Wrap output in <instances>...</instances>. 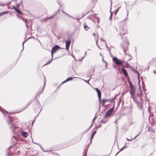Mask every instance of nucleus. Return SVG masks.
<instances>
[{"label": "nucleus", "mask_w": 156, "mask_h": 156, "mask_svg": "<svg viewBox=\"0 0 156 156\" xmlns=\"http://www.w3.org/2000/svg\"><path fill=\"white\" fill-rule=\"evenodd\" d=\"M3 110H4L3 109H2V108L0 106V111H1V112H2V113H3V114L5 115V114L3 112Z\"/></svg>", "instance_id": "29"}, {"label": "nucleus", "mask_w": 156, "mask_h": 156, "mask_svg": "<svg viewBox=\"0 0 156 156\" xmlns=\"http://www.w3.org/2000/svg\"><path fill=\"white\" fill-rule=\"evenodd\" d=\"M90 128H89L88 129H87L84 132V133H85L87 132L89 130V129H90Z\"/></svg>", "instance_id": "44"}, {"label": "nucleus", "mask_w": 156, "mask_h": 156, "mask_svg": "<svg viewBox=\"0 0 156 156\" xmlns=\"http://www.w3.org/2000/svg\"><path fill=\"white\" fill-rule=\"evenodd\" d=\"M106 47L109 49V52H110V50H109V47H108V46L107 45V44H106Z\"/></svg>", "instance_id": "47"}, {"label": "nucleus", "mask_w": 156, "mask_h": 156, "mask_svg": "<svg viewBox=\"0 0 156 156\" xmlns=\"http://www.w3.org/2000/svg\"><path fill=\"white\" fill-rule=\"evenodd\" d=\"M30 102H29L28 104H27L25 106V107L23 109V110H24L26 108H27L28 106L30 105Z\"/></svg>", "instance_id": "19"}, {"label": "nucleus", "mask_w": 156, "mask_h": 156, "mask_svg": "<svg viewBox=\"0 0 156 156\" xmlns=\"http://www.w3.org/2000/svg\"><path fill=\"white\" fill-rule=\"evenodd\" d=\"M44 79H45V80H44V87H43V88H44V86H45V84H46V81H45V76H44Z\"/></svg>", "instance_id": "43"}, {"label": "nucleus", "mask_w": 156, "mask_h": 156, "mask_svg": "<svg viewBox=\"0 0 156 156\" xmlns=\"http://www.w3.org/2000/svg\"><path fill=\"white\" fill-rule=\"evenodd\" d=\"M125 62V65L124 66V67L126 68H129L130 66V65L127 62Z\"/></svg>", "instance_id": "17"}, {"label": "nucleus", "mask_w": 156, "mask_h": 156, "mask_svg": "<svg viewBox=\"0 0 156 156\" xmlns=\"http://www.w3.org/2000/svg\"><path fill=\"white\" fill-rule=\"evenodd\" d=\"M121 69L124 75L126 77L128 76V74L126 70L123 67Z\"/></svg>", "instance_id": "9"}, {"label": "nucleus", "mask_w": 156, "mask_h": 156, "mask_svg": "<svg viewBox=\"0 0 156 156\" xmlns=\"http://www.w3.org/2000/svg\"><path fill=\"white\" fill-rule=\"evenodd\" d=\"M73 79V78L72 77H69L68 78L66 79L64 81L62 82L61 83V85L62 84H63L64 83H65L68 81L72 80Z\"/></svg>", "instance_id": "13"}, {"label": "nucleus", "mask_w": 156, "mask_h": 156, "mask_svg": "<svg viewBox=\"0 0 156 156\" xmlns=\"http://www.w3.org/2000/svg\"><path fill=\"white\" fill-rule=\"evenodd\" d=\"M62 12H63L64 13V14H67V13H66V12H65L64 11L62 10Z\"/></svg>", "instance_id": "53"}, {"label": "nucleus", "mask_w": 156, "mask_h": 156, "mask_svg": "<svg viewBox=\"0 0 156 156\" xmlns=\"http://www.w3.org/2000/svg\"><path fill=\"white\" fill-rule=\"evenodd\" d=\"M90 78H91V77L90 78V79H89V80H88V81H87V82L86 80H84V81H85L87 83H89V82H88V81H89V80H90Z\"/></svg>", "instance_id": "52"}, {"label": "nucleus", "mask_w": 156, "mask_h": 156, "mask_svg": "<svg viewBox=\"0 0 156 156\" xmlns=\"http://www.w3.org/2000/svg\"><path fill=\"white\" fill-rule=\"evenodd\" d=\"M112 13H111V15H110V20H111L112 19Z\"/></svg>", "instance_id": "42"}, {"label": "nucleus", "mask_w": 156, "mask_h": 156, "mask_svg": "<svg viewBox=\"0 0 156 156\" xmlns=\"http://www.w3.org/2000/svg\"><path fill=\"white\" fill-rule=\"evenodd\" d=\"M101 41H105V40H104V39H101Z\"/></svg>", "instance_id": "59"}, {"label": "nucleus", "mask_w": 156, "mask_h": 156, "mask_svg": "<svg viewBox=\"0 0 156 156\" xmlns=\"http://www.w3.org/2000/svg\"><path fill=\"white\" fill-rule=\"evenodd\" d=\"M95 89H96V90L98 93L99 101H100L101 100V92L100 90L98 88H96Z\"/></svg>", "instance_id": "6"}, {"label": "nucleus", "mask_w": 156, "mask_h": 156, "mask_svg": "<svg viewBox=\"0 0 156 156\" xmlns=\"http://www.w3.org/2000/svg\"><path fill=\"white\" fill-rule=\"evenodd\" d=\"M140 133V132L138 134H137V135H136V136L133 138V139H135V138H136V137H137L139 135Z\"/></svg>", "instance_id": "33"}, {"label": "nucleus", "mask_w": 156, "mask_h": 156, "mask_svg": "<svg viewBox=\"0 0 156 156\" xmlns=\"http://www.w3.org/2000/svg\"><path fill=\"white\" fill-rule=\"evenodd\" d=\"M25 25H26V27L27 28H28V26L27 24H26Z\"/></svg>", "instance_id": "58"}, {"label": "nucleus", "mask_w": 156, "mask_h": 156, "mask_svg": "<svg viewBox=\"0 0 156 156\" xmlns=\"http://www.w3.org/2000/svg\"><path fill=\"white\" fill-rule=\"evenodd\" d=\"M20 18L22 20L26 23L27 22V19H24L22 17H20Z\"/></svg>", "instance_id": "26"}, {"label": "nucleus", "mask_w": 156, "mask_h": 156, "mask_svg": "<svg viewBox=\"0 0 156 156\" xmlns=\"http://www.w3.org/2000/svg\"><path fill=\"white\" fill-rule=\"evenodd\" d=\"M14 9L16 12V11L18 10V9H17L16 8H15Z\"/></svg>", "instance_id": "50"}, {"label": "nucleus", "mask_w": 156, "mask_h": 156, "mask_svg": "<svg viewBox=\"0 0 156 156\" xmlns=\"http://www.w3.org/2000/svg\"><path fill=\"white\" fill-rule=\"evenodd\" d=\"M8 118L9 119L7 122L8 123L9 125V127L12 132H14L16 128L17 127L15 126V124L12 123L13 121V119L12 117L9 116Z\"/></svg>", "instance_id": "2"}, {"label": "nucleus", "mask_w": 156, "mask_h": 156, "mask_svg": "<svg viewBox=\"0 0 156 156\" xmlns=\"http://www.w3.org/2000/svg\"><path fill=\"white\" fill-rule=\"evenodd\" d=\"M112 60L116 65L119 66H124L123 64L125 62L124 61L120 60L116 57H113Z\"/></svg>", "instance_id": "3"}, {"label": "nucleus", "mask_w": 156, "mask_h": 156, "mask_svg": "<svg viewBox=\"0 0 156 156\" xmlns=\"http://www.w3.org/2000/svg\"><path fill=\"white\" fill-rule=\"evenodd\" d=\"M84 28L85 30H87L89 28H90V27H88L86 25L84 24Z\"/></svg>", "instance_id": "20"}, {"label": "nucleus", "mask_w": 156, "mask_h": 156, "mask_svg": "<svg viewBox=\"0 0 156 156\" xmlns=\"http://www.w3.org/2000/svg\"><path fill=\"white\" fill-rule=\"evenodd\" d=\"M94 122H93V121L92 122V124H91V125L89 127V128H90L91 127L93 126V125L94 124Z\"/></svg>", "instance_id": "40"}, {"label": "nucleus", "mask_w": 156, "mask_h": 156, "mask_svg": "<svg viewBox=\"0 0 156 156\" xmlns=\"http://www.w3.org/2000/svg\"><path fill=\"white\" fill-rule=\"evenodd\" d=\"M128 81L129 83L130 89L129 93L131 95V98L135 99L134 95L135 93L136 88L132 84V82L130 80L129 78L128 79Z\"/></svg>", "instance_id": "1"}, {"label": "nucleus", "mask_w": 156, "mask_h": 156, "mask_svg": "<svg viewBox=\"0 0 156 156\" xmlns=\"http://www.w3.org/2000/svg\"><path fill=\"white\" fill-rule=\"evenodd\" d=\"M127 17L124 20V22H125L126 21V20L128 19V18L127 17V16H128L129 14V12H128V11L127 9Z\"/></svg>", "instance_id": "27"}, {"label": "nucleus", "mask_w": 156, "mask_h": 156, "mask_svg": "<svg viewBox=\"0 0 156 156\" xmlns=\"http://www.w3.org/2000/svg\"><path fill=\"white\" fill-rule=\"evenodd\" d=\"M16 12L19 14L20 15H22L23 13L21 12L20 10L18 9V10L16 11Z\"/></svg>", "instance_id": "24"}, {"label": "nucleus", "mask_w": 156, "mask_h": 156, "mask_svg": "<svg viewBox=\"0 0 156 156\" xmlns=\"http://www.w3.org/2000/svg\"><path fill=\"white\" fill-rule=\"evenodd\" d=\"M12 154L10 153V152H8L7 154V156H11Z\"/></svg>", "instance_id": "32"}, {"label": "nucleus", "mask_w": 156, "mask_h": 156, "mask_svg": "<svg viewBox=\"0 0 156 156\" xmlns=\"http://www.w3.org/2000/svg\"><path fill=\"white\" fill-rule=\"evenodd\" d=\"M60 48V47L58 45H55L53 47L51 51V54L52 58H53V54L55 52Z\"/></svg>", "instance_id": "5"}, {"label": "nucleus", "mask_w": 156, "mask_h": 156, "mask_svg": "<svg viewBox=\"0 0 156 156\" xmlns=\"http://www.w3.org/2000/svg\"><path fill=\"white\" fill-rule=\"evenodd\" d=\"M135 73H136L137 74L138 76H139V73H138V72H137V71H135Z\"/></svg>", "instance_id": "48"}, {"label": "nucleus", "mask_w": 156, "mask_h": 156, "mask_svg": "<svg viewBox=\"0 0 156 156\" xmlns=\"http://www.w3.org/2000/svg\"><path fill=\"white\" fill-rule=\"evenodd\" d=\"M128 55L130 58L127 60V61H129L130 60H131L133 59V57L132 56L130 55V54H128Z\"/></svg>", "instance_id": "23"}, {"label": "nucleus", "mask_w": 156, "mask_h": 156, "mask_svg": "<svg viewBox=\"0 0 156 156\" xmlns=\"http://www.w3.org/2000/svg\"><path fill=\"white\" fill-rule=\"evenodd\" d=\"M17 16L18 17H20H20H21L20 16L18 15H17Z\"/></svg>", "instance_id": "63"}, {"label": "nucleus", "mask_w": 156, "mask_h": 156, "mask_svg": "<svg viewBox=\"0 0 156 156\" xmlns=\"http://www.w3.org/2000/svg\"><path fill=\"white\" fill-rule=\"evenodd\" d=\"M105 100H106V99H103V100H102V103L103 104H104L105 103V101H105Z\"/></svg>", "instance_id": "36"}, {"label": "nucleus", "mask_w": 156, "mask_h": 156, "mask_svg": "<svg viewBox=\"0 0 156 156\" xmlns=\"http://www.w3.org/2000/svg\"><path fill=\"white\" fill-rule=\"evenodd\" d=\"M126 139L128 141H131L133 139H134L133 138H132L131 139H128L127 138H126Z\"/></svg>", "instance_id": "38"}, {"label": "nucleus", "mask_w": 156, "mask_h": 156, "mask_svg": "<svg viewBox=\"0 0 156 156\" xmlns=\"http://www.w3.org/2000/svg\"><path fill=\"white\" fill-rule=\"evenodd\" d=\"M26 41H24L23 43H22V46H23V49L22 50V51L23 49H24V46H23V44H24V42Z\"/></svg>", "instance_id": "34"}, {"label": "nucleus", "mask_w": 156, "mask_h": 156, "mask_svg": "<svg viewBox=\"0 0 156 156\" xmlns=\"http://www.w3.org/2000/svg\"><path fill=\"white\" fill-rule=\"evenodd\" d=\"M57 3H58V4L59 5H60V7H61V4L60 1H57Z\"/></svg>", "instance_id": "37"}, {"label": "nucleus", "mask_w": 156, "mask_h": 156, "mask_svg": "<svg viewBox=\"0 0 156 156\" xmlns=\"http://www.w3.org/2000/svg\"><path fill=\"white\" fill-rule=\"evenodd\" d=\"M96 44L97 46L98 47L100 48L99 47L98 44V41H96Z\"/></svg>", "instance_id": "46"}, {"label": "nucleus", "mask_w": 156, "mask_h": 156, "mask_svg": "<svg viewBox=\"0 0 156 156\" xmlns=\"http://www.w3.org/2000/svg\"><path fill=\"white\" fill-rule=\"evenodd\" d=\"M114 105L115 103L114 104L112 108H110L108 111L106 113L105 115L104 116V119L105 118H108L110 116L113 112L114 109Z\"/></svg>", "instance_id": "4"}, {"label": "nucleus", "mask_w": 156, "mask_h": 156, "mask_svg": "<svg viewBox=\"0 0 156 156\" xmlns=\"http://www.w3.org/2000/svg\"><path fill=\"white\" fill-rule=\"evenodd\" d=\"M14 9L16 12V11L18 10V9H17L16 8H15Z\"/></svg>", "instance_id": "51"}, {"label": "nucleus", "mask_w": 156, "mask_h": 156, "mask_svg": "<svg viewBox=\"0 0 156 156\" xmlns=\"http://www.w3.org/2000/svg\"><path fill=\"white\" fill-rule=\"evenodd\" d=\"M108 119L107 118H105L104 119V117L103 118V119L101 120V123H105L106 122H107Z\"/></svg>", "instance_id": "15"}, {"label": "nucleus", "mask_w": 156, "mask_h": 156, "mask_svg": "<svg viewBox=\"0 0 156 156\" xmlns=\"http://www.w3.org/2000/svg\"><path fill=\"white\" fill-rule=\"evenodd\" d=\"M60 10V8H59L58 11L55 14L53 15V16H51L50 17H47L44 19V20H46L48 19H50L52 18H54L56 15V14Z\"/></svg>", "instance_id": "10"}, {"label": "nucleus", "mask_w": 156, "mask_h": 156, "mask_svg": "<svg viewBox=\"0 0 156 156\" xmlns=\"http://www.w3.org/2000/svg\"><path fill=\"white\" fill-rule=\"evenodd\" d=\"M21 134L24 138H26L28 136V133L27 132L24 131L22 132H21Z\"/></svg>", "instance_id": "12"}, {"label": "nucleus", "mask_w": 156, "mask_h": 156, "mask_svg": "<svg viewBox=\"0 0 156 156\" xmlns=\"http://www.w3.org/2000/svg\"><path fill=\"white\" fill-rule=\"evenodd\" d=\"M124 29L123 28H121L120 29V35L121 36L122 38V36L123 35L125 34H127L128 32L126 31V32H122V30H123Z\"/></svg>", "instance_id": "11"}, {"label": "nucleus", "mask_w": 156, "mask_h": 156, "mask_svg": "<svg viewBox=\"0 0 156 156\" xmlns=\"http://www.w3.org/2000/svg\"><path fill=\"white\" fill-rule=\"evenodd\" d=\"M90 128H89L88 129H87L84 132V133H85L87 132L89 130V129H90Z\"/></svg>", "instance_id": "45"}, {"label": "nucleus", "mask_w": 156, "mask_h": 156, "mask_svg": "<svg viewBox=\"0 0 156 156\" xmlns=\"http://www.w3.org/2000/svg\"><path fill=\"white\" fill-rule=\"evenodd\" d=\"M97 20V22L98 23L99 22V21L98 20Z\"/></svg>", "instance_id": "64"}, {"label": "nucleus", "mask_w": 156, "mask_h": 156, "mask_svg": "<svg viewBox=\"0 0 156 156\" xmlns=\"http://www.w3.org/2000/svg\"><path fill=\"white\" fill-rule=\"evenodd\" d=\"M70 43L71 41L69 40H68L66 41V49L67 51H68L69 49Z\"/></svg>", "instance_id": "7"}, {"label": "nucleus", "mask_w": 156, "mask_h": 156, "mask_svg": "<svg viewBox=\"0 0 156 156\" xmlns=\"http://www.w3.org/2000/svg\"><path fill=\"white\" fill-rule=\"evenodd\" d=\"M120 151H119L116 154V155H115V156H116L117 154L120 152Z\"/></svg>", "instance_id": "55"}, {"label": "nucleus", "mask_w": 156, "mask_h": 156, "mask_svg": "<svg viewBox=\"0 0 156 156\" xmlns=\"http://www.w3.org/2000/svg\"><path fill=\"white\" fill-rule=\"evenodd\" d=\"M127 147L126 146V145H125L124 147H123L122 148H121V149L120 150V151H121L122 150H123L124 149L126 148Z\"/></svg>", "instance_id": "28"}, {"label": "nucleus", "mask_w": 156, "mask_h": 156, "mask_svg": "<svg viewBox=\"0 0 156 156\" xmlns=\"http://www.w3.org/2000/svg\"><path fill=\"white\" fill-rule=\"evenodd\" d=\"M106 101H110V100H106Z\"/></svg>", "instance_id": "60"}, {"label": "nucleus", "mask_w": 156, "mask_h": 156, "mask_svg": "<svg viewBox=\"0 0 156 156\" xmlns=\"http://www.w3.org/2000/svg\"><path fill=\"white\" fill-rule=\"evenodd\" d=\"M12 146H10V147H9L8 148V150H9L12 147Z\"/></svg>", "instance_id": "57"}, {"label": "nucleus", "mask_w": 156, "mask_h": 156, "mask_svg": "<svg viewBox=\"0 0 156 156\" xmlns=\"http://www.w3.org/2000/svg\"><path fill=\"white\" fill-rule=\"evenodd\" d=\"M119 8H118V9H116V12H118V11L119 10Z\"/></svg>", "instance_id": "56"}, {"label": "nucleus", "mask_w": 156, "mask_h": 156, "mask_svg": "<svg viewBox=\"0 0 156 156\" xmlns=\"http://www.w3.org/2000/svg\"><path fill=\"white\" fill-rule=\"evenodd\" d=\"M96 131H94L93 132V133H92L91 136L90 137V143H91L92 139L93 138L94 136L96 133Z\"/></svg>", "instance_id": "16"}, {"label": "nucleus", "mask_w": 156, "mask_h": 156, "mask_svg": "<svg viewBox=\"0 0 156 156\" xmlns=\"http://www.w3.org/2000/svg\"><path fill=\"white\" fill-rule=\"evenodd\" d=\"M123 50V51H124V54L125 55H128V54H127L126 52V48H124V50Z\"/></svg>", "instance_id": "31"}, {"label": "nucleus", "mask_w": 156, "mask_h": 156, "mask_svg": "<svg viewBox=\"0 0 156 156\" xmlns=\"http://www.w3.org/2000/svg\"><path fill=\"white\" fill-rule=\"evenodd\" d=\"M105 63H106L105 67H106V68H107V65H108V63H107L106 62H105Z\"/></svg>", "instance_id": "49"}, {"label": "nucleus", "mask_w": 156, "mask_h": 156, "mask_svg": "<svg viewBox=\"0 0 156 156\" xmlns=\"http://www.w3.org/2000/svg\"><path fill=\"white\" fill-rule=\"evenodd\" d=\"M102 61L105 62H106V61H105L103 59H102Z\"/></svg>", "instance_id": "62"}, {"label": "nucleus", "mask_w": 156, "mask_h": 156, "mask_svg": "<svg viewBox=\"0 0 156 156\" xmlns=\"http://www.w3.org/2000/svg\"><path fill=\"white\" fill-rule=\"evenodd\" d=\"M52 59H53V58H52L51 59L49 60L48 61V62L47 63H45L44 66L47 65L51 63V62Z\"/></svg>", "instance_id": "21"}, {"label": "nucleus", "mask_w": 156, "mask_h": 156, "mask_svg": "<svg viewBox=\"0 0 156 156\" xmlns=\"http://www.w3.org/2000/svg\"><path fill=\"white\" fill-rule=\"evenodd\" d=\"M129 44V43H128V44H127L126 43H124L121 44V48H122V49L124 50V48H126V50H127L128 49V45Z\"/></svg>", "instance_id": "8"}, {"label": "nucleus", "mask_w": 156, "mask_h": 156, "mask_svg": "<svg viewBox=\"0 0 156 156\" xmlns=\"http://www.w3.org/2000/svg\"><path fill=\"white\" fill-rule=\"evenodd\" d=\"M12 8H13V9H14V8H16V7L14 6H12Z\"/></svg>", "instance_id": "61"}, {"label": "nucleus", "mask_w": 156, "mask_h": 156, "mask_svg": "<svg viewBox=\"0 0 156 156\" xmlns=\"http://www.w3.org/2000/svg\"><path fill=\"white\" fill-rule=\"evenodd\" d=\"M94 122H93V121L92 122V124H91V125L89 127V128H90L91 127L93 126V125L94 124Z\"/></svg>", "instance_id": "39"}, {"label": "nucleus", "mask_w": 156, "mask_h": 156, "mask_svg": "<svg viewBox=\"0 0 156 156\" xmlns=\"http://www.w3.org/2000/svg\"><path fill=\"white\" fill-rule=\"evenodd\" d=\"M135 102L137 104L138 107L140 109H143V106L142 105H140L139 102L137 101H136L135 99H134Z\"/></svg>", "instance_id": "14"}, {"label": "nucleus", "mask_w": 156, "mask_h": 156, "mask_svg": "<svg viewBox=\"0 0 156 156\" xmlns=\"http://www.w3.org/2000/svg\"><path fill=\"white\" fill-rule=\"evenodd\" d=\"M23 0H22V1L20 2V3H19V4H16V7L17 8H18L19 6H20V3H22V1Z\"/></svg>", "instance_id": "30"}, {"label": "nucleus", "mask_w": 156, "mask_h": 156, "mask_svg": "<svg viewBox=\"0 0 156 156\" xmlns=\"http://www.w3.org/2000/svg\"><path fill=\"white\" fill-rule=\"evenodd\" d=\"M94 122H93V121L92 122V124H91V125L89 127V128H90L91 127L93 126V125L94 124Z\"/></svg>", "instance_id": "41"}, {"label": "nucleus", "mask_w": 156, "mask_h": 156, "mask_svg": "<svg viewBox=\"0 0 156 156\" xmlns=\"http://www.w3.org/2000/svg\"><path fill=\"white\" fill-rule=\"evenodd\" d=\"M66 15H67L68 16H69V17H71V18H73V19H75L73 17H72V16H71L69 15L68 14H67H67H66Z\"/></svg>", "instance_id": "35"}, {"label": "nucleus", "mask_w": 156, "mask_h": 156, "mask_svg": "<svg viewBox=\"0 0 156 156\" xmlns=\"http://www.w3.org/2000/svg\"><path fill=\"white\" fill-rule=\"evenodd\" d=\"M102 126V123L101 122L100 123V124L99 126H96V129H98V128H100Z\"/></svg>", "instance_id": "22"}, {"label": "nucleus", "mask_w": 156, "mask_h": 156, "mask_svg": "<svg viewBox=\"0 0 156 156\" xmlns=\"http://www.w3.org/2000/svg\"><path fill=\"white\" fill-rule=\"evenodd\" d=\"M36 104H37V105L38 107H40V106H41V104L38 101V100L37 101V103H36Z\"/></svg>", "instance_id": "25"}, {"label": "nucleus", "mask_w": 156, "mask_h": 156, "mask_svg": "<svg viewBox=\"0 0 156 156\" xmlns=\"http://www.w3.org/2000/svg\"><path fill=\"white\" fill-rule=\"evenodd\" d=\"M8 11H4L0 13V16L8 13Z\"/></svg>", "instance_id": "18"}, {"label": "nucleus", "mask_w": 156, "mask_h": 156, "mask_svg": "<svg viewBox=\"0 0 156 156\" xmlns=\"http://www.w3.org/2000/svg\"><path fill=\"white\" fill-rule=\"evenodd\" d=\"M96 118V116H95V117H94V118L93 119V121H92L93 122H94V119Z\"/></svg>", "instance_id": "54"}]
</instances>
